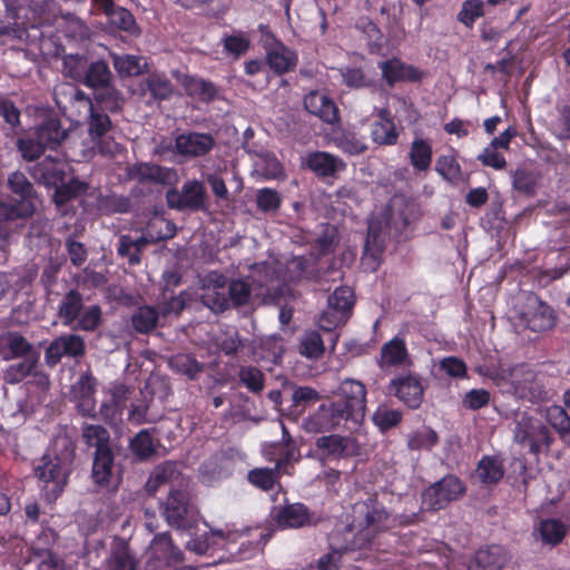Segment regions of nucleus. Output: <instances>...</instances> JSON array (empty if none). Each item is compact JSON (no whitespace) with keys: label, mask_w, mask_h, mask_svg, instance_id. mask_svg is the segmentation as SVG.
Masks as SVG:
<instances>
[{"label":"nucleus","mask_w":570,"mask_h":570,"mask_svg":"<svg viewBox=\"0 0 570 570\" xmlns=\"http://www.w3.org/2000/svg\"><path fill=\"white\" fill-rule=\"evenodd\" d=\"M40 361V353L20 357V361L10 364L3 370L2 377L7 384L16 385L30 375H37V366Z\"/></svg>","instance_id":"29"},{"label":"nucleus","mask_w":570,"mask_h":570,"mask_svg":"<svg viewBox=\"0 0 570 570\" xmlns=\"http://www.w3.org/2000/svg\"><path fill=\"white\" fill-rule=\"evenodd\" d=\"M352 529L356 531L346 547L351 550L372 548L375 538L390 529V514L376 494L354 505Z\"/></svg>","instance_id":"3"},{"label":"nucleus","mask_w":570,"mask_h":570,"mask_svg":"<svg viewBox=\"0 0 570 570\" xmlns=\"http://www.w3.org/2000/svg\"><path fill=\"white\" fill-rule=\"evenodd\" d=\"M438 442L439 435L436 432L429 426H424L422 430H416L409 435L407 448L410 450H430L435 446Z\"/></svg>","instance_id":"56"},{"label":"nucleus","mask_w":570,"mask_h":570,"mask_svg":"<svg viewBox=\"0 0 570 570\" xmlns=\"http://www.w3.org/2000/svg\"><path fill=\"white\" fill-rule=\"evenodd\" d=\"M102 323V311L97 304L83 306L80 316L71 326L76 331L95 332Z\"/></svg>","instance_id":"46"},{"label":"nucleus","mask_w":570,"mask_h":570,"mask_svg":"<svg viewBox=\"0 0 570 570\" xmlns=\"http://www.w3.org/2000/svg\"><path fill=\"white\" fill-rule=\"evenodd\" d=\"M183 559V551L174 544L168 531L155 534L148 548L149 567H171Z\"/></svg>","instance_id":"14"},{"label":"nucleus","mask_w":570,"mask_h":570,"mask_svg":"<svg viewBox=\"0 0 570 570\" xmlns=\"http://www.w3.org/2000/svg\"><path fill=\"white\" fill-rule=\"evenodd\" d=\"M521 318L524 321L529 330L537 333L548 331L554 326L552 308L541 301L538 302L533 312H523Z\"/></svg>","instance_id":"34"},{"label":"nucleus","mask_w":570,"mask_h":570,"mask_svg":"<svg viewBox=\"0 0 570 570\" xmlns=\"http://www.w3.org/2000/svg\"><path fill=\"white\" fill-rule=\"evenodd\" d=\"M282 203V196L277 190L268 187L257 190L256 205L261 212L275 214L279 210Z\"/></svg>","instance_id":"54"},{"label":"nucleus","mask_w":570,"mask_h":570,"mask_svg":"<svg viewBox=\"0 0 570 570\" xmlns=\"http://www.w3.org/2000/svg\"><path fill=\"white\" fill-rule=\"evenodd\" d=\"M114 66L122 77L138 76L142 72L141 58L132 55L115 58Z\"/></svg>","instance_id":"64"},{"label":"nucleus","mask_w":570,"mask_h":570,"mask_svg":"<svg viewBox=\"0 0 570 570\" xmlns=\"http://www.w3.org/2000/svg\"><path fill=\"white\" fill-rule=\"evenodd\" d=\"M569 527L558 519H544L539 523V532L544 543L558 546L568 534Z\"/></svg>","instance_id":"43"},{"label":"nucleus","mask_w":570,"mask_h":570,"mask_svg":"<svg viewBox=\"0 0 570 570\" xmlns=\"http://www.w3.org/2000/svg\"><path fill=\"white\" fill-rule=\"evenodd\" d=\"M387 393L396 397L409 409L417 410L424 396L422 377L414 373L397 375L387 385Z\"/></svg>","instance_id":"11"},{"label":"nucleus","mask_w":570,"mask_h":570,"mask_svg":"<svg viewBox=\"0 0 570 570\" xmlns=\"http://www.w3.org/2000/svg\"><path fill=\"white\" fill-rule=\"evenodd\" d=\"M57 448L61 454H43L35 466V476L43 483L41 492L48 503H55L63 493L76 455V444L67 436L58 438Z\"/></svg>","instance_id":"2"},{"label":"nucleus","mask_w":570,"mask_h":570,"mask_svg":"<svg viewBox=\"0 0 570 570\" xmlns=\"http://www.w3.org/2000/svg\"><path fill=\"white\" fill-rule=\"evenodd\" d=\"M366 387L361 381L344 380L335 399L328 404H321L311 419L316 431H332L344 425L347 430H357L365 417Z\"/></svg>","instance_id":"1"},{"label":"nucleus","mask_w":570,"mask_h":570,"mask_svg":"<svg viewBox=\"0 0 570 570\" xmlns=\"http://www.w3.org/2000/svg\"><path fill=\"white\" fill-rule=\"evenodd\" d=\"M354 303V292L347 286L337 287L327 298V305L338 312L344 311L347 316H351Z\"/></svg>","instance_id":"53"},{"label":"nucleus","mask_w":570,"mask_h":570,"mask_svg":"<svg viewBox=\"0 0 570 570\" xmlns=\"http://www.w3.org/2000/svg\"><path fill=\"white\" fill-rule=\"evenodd\" d=\"M305 109L326 124L334 125L340 121V111L334 100L318 91H312L304 98Z\"/></svg>","instance_id":"24"},{"label":"nucleus","mask_w":570,"mask_h":570,"mask_svg":"<svg viewBox=\"0 0 570 570\" xmlns=\"http://www.w3.org/2000/svg\"><path fill=\"white\" fill-rule=\"evenodd\" d=\"M515 440L523 448H528L529 452L538 455L543 448H548L551 442V434L544 424L529 425L525 428L519 426L515 432Z\"/></svg>","instance_id":"23"},{"label":"nucleus","mask_w":570,"mask_h":570,"mask_svg":"<svg viewBox=\"0 0 570 570\" xmlns=\"http://www.w3.org/2000/svg\"><path fill=\"white\" fill-rule=\"evenodd\" d=\"M484 3L482 0H465L458 13V21L468 28H472L475 21L483 17Z\"/></svg>","instance_id":"59"},{"label":"nucleus","mask_w":570,"mask_h":570,"mask_svg":"<svg viewBox=\"0 0 570 570\" xmlns=\"http://www.w3.org/2000/svg\"><path fill=\"white\" fill-rule=\"evenodd\" d=\"M71 78L81 80L91 89H106L110 87L111 71L104 60H97L86 68V59L79 55H69L63 60Z\"/></svg>","instance_id":"4"},{"label":"nucleus","mask_w":570,"mask_h":570,"mask_svg":"<svg viewBox=\"0 0 570 570\" xmlns=\"http://www.w3.org/2000/svg\"><path fill=\"white\" fill-rule=\"evenodd\" d=\"M206 189L197 179L185 181L180 190L170 188L166 193L168 207L177 210H203L206 207Z\"/></svg>","instance_id":"10"},{"label":"nucleus","mask_w":570,"mask_h":570,"mask_svg":"<svg viewBox=\"0 0 570 570\" xmlns=\"http://www.w3.org/2000/svg\"><path fill=\"white\" fill-rule=\"evenodd\" d=\"M238 377L240 383L252 393H259L264 389L265 376L256 366H240Z\"/></svg>","instance_id":"55"},{"label":"nucleus","mask_w":570,"mask_h":570,"mask_svg":"<svg viewBox=\"0 0 570 570\" xmlns=\"http://www.w3.org/2000/svg\"><path fill=\"white\" fill-rule=\"evenodd\" d=\"M216 141L212 134L185 131L175 137L174 153L185 158H197L208 155Z\"/></svg>","instance_id":"15"},{"label":"nucleus","mask_w":570,"mask_h":570,"mask_svg":"<svg viewBox=\"0 0 570 570\" xmlns=\"http://www.w3.org/2000/svg\"><path fill=\"white\" fill-rule=\"evenodd\" d=\"M169 367L179 374L186 375L189 380H196L204 371V365L195 356L186 353H178L169 358Z\"/></svg>","instance_id":"42"},{"label":"nucleus","mask_w":570,"mask_h":570,"mask_svg":"<svg viewBox=\"0 0 570 570\" xmlns=\"http://www.w3.org/2000/svg\"><path fill=\"white\" fill-rule=\"evenodd\" d=\"M305 166L320 178H334L337 173L346 168V164L338 157L326 151L309 153Z\"/></svg>","instance_id":"21"},{"label":"nucleus","mask_w":570,"mask_h":570,"mask_svg":"<svg viewBox=\"0 0 570 570\" xmlns=\"http://www.w3.org/2000/svg\"><path fill=\"white\" fill-rule=\"evenodd\" d=\"M129 449L139 460H147L156 453V444L148 430L139 431L130 440Z\"/></svg>","instance_id":"48"},{"label":"nucleus","mask_w":570,"mask_h":570,"mask_svg":"<svg viewBox=\"0 0 570 570\" xmlns=\"http://www.w3.org/2000/svg\"><path fill=\"white\" fill-rule=\"evenodd\" d=\"M507 561V553L502 546H487L475 552L468 570H501Z\"/></svg>","instance_id":"25"},{"label":"nucleus","mask_w":570,"mask_h":570,"mask_svg":"<svg viewBox=\"0 0 570 570\" xmlns=\"http://www.w3.org/2000/svg\"><path fill=\"white\" fill-rule=\"evenodd\" d=\"M464 493L465 485L462 480L453 474H448L422 492V507L428 511H439Z\"/></svg>","instance_id":"5"},{"label":"nucleus","mask_w":570,"mask_h":570,"mask_svg":"<svg viewBox=\"0 0 570 570\" xmlns=\"http://www.w3.org/2000/svg\"><path fill=\"white\" fill-rule=\"evenodd\" d=\"M125 173L129 180H137L140 184L175 186L179 179L175 168L164 167L153 163L128 165Z\"/></svg>","instance_id":"12"},{"label":"nucleus","mask_w":570,"mask_h":570,"mask_svg":"<svg viewBox=\"0 0 570 570\" xmlns=\"http://www.w3.org/2000/svg\"><path fill=\"white\" fill-rule=\"evenodd\" d=\"M29 171L37 183L47 187H55L66 178V164L48 156L35 164Z\"/></svg>","instance_id":"20"},{"label":"nucleus","mask_w":570,"mask_h":570,"mask_svg":"<svg viewBox=\"0 0 570 570\" xmlns=\"http://www.w3.org/2000/svg\"><path fill=\"white\" fill-rule=\"evenodd\" d=\"M356 28L364 35L368 52L372 55L380 53L385 43L381 29L368 18L358 19Z\"/></svg>","instance_id":"44"},{"label":"nucleus","mask_w":570,"mask_h":570,"mask_svg":"<svg viewBox=\"0 0 570 570\" xmlns=\"http://www.w3.org/2000/svg\"><path fill=\"white\" fill-rule=\"evenodd\" d=\"M217 539H224L223 532H204L200 535H196L191 538L188 542L186 548L189 551L195 552L196 554L203 556L208 553L214 546L217 543Z\"/></svg>","instance_id":"58"},{"label":"nucleus","mask_w":570,"mask_h":570,"mask_svg":"<svg viewBox=\"0 0 570 570\" xmlns=\"http://www.w3.org/2000/svg\"><path fill=\"white\" fill-rule=\"evenodd\" d=\"M259 31L266 35L264 48L266 50V62L273 72L278 76L293 70L298 61L296 52L282 43L265 24H259Z\"/></svg>","instance_id":"8"},{"label":"nucleus","mask_w":570,"mask_h":570,"mask_svg":"<svg viewBox=\"0 0 570 570\" xmlns=\"http://www.w3.org/2000/svg\"><path fill=\"white\" fill-rule=\"evenodd\" d=\"M97 380L83 373L72 386V396L78 412L86 417H96Z\"/></svg>","instance_id":"18"},{"label":"nucleus","mask_w":570,"mask_h":570,"mask_svg":"<svg viewBox=\"0 0 570 570\" xmlns=\"http://www.w3.org/2000/svg\"><path fill=\"white\" fill-rule=\"evenodd\" d=\"M88 190V184L72 177L67 183L65 180L55 186L53 202L57 207H61L67 203L85 195Z\"/></svg>","instance_id":"38"},{"label":"nucleus","mask_w":570,"mask_h":570,"mask_svg":"<svg viewBox=\"0 0 570 570\" xmlns=\"http://www.w3.org/2000/svg\"><path fill=\"white\" fill-rule=\"evenodd\" d=\"M106 570H138L137 561L125 540L117 539L112 543L110 554L106 560Z\"/></svg>","instance_id":"32"},{"label":"nucleus","mask_w":570,"mask_h":570,"mask_svg":"<svg viewBox=\"0 0 570 570\" xmlns=\"http://www.w3.org/2000/svg\"><path fill=\"white\" fill-rule=\"evenodd\" d=\"M81 438L87 448H94L95 452L112 450L109 431L99 424L85 423L81 426Z\"/></svg>","instance_id":"36"},{"label":"nucleus","mask_w":570,"mask_h":570,"mask_svg":"<svg viewBox=\"0 0 570 570\" xmlns=\"http://www.w3.org/2000/svg\"><path fill=\"white\" fill-rule=\"evenodd\" d=\"M348 318L350 316L344 312H338L327 305L318 318V327L324 332L332 333L335 328L344 325Z\"/></svg>","instance_id":"62"},{"label":"nucleus","mask_w":570,"mask_h":570,"mask_svg":"<svg viewBox=\"0 0 570 570\" xmlns=\"http://www.w3.org/2000/svg\"><path fill=\"white\" fill-rule=\"evenodd\" d=\"M220 43L225 56L236 61L248 52L252 41L247 32L235 30L232 33H224Z\"/></svg>","instance_id":"33"},{"label":"nucleus","mask_w":570,"mask_h":570,"mask_svg":"<svg viewBox=\"0 0 570 570\" xmlns=\"http://www.w3.org/2000/svg\"><path fill=\"white\" fill-rule=\"evenodd\" d=\"M186 95L202 102L213 101L218 94L217 87L210 81L196 76L183 75L177 77Z\"/></svg>","instance_id":"27"},{"label":"nucleus","mask_w":570,"mask_h":570,"mask_svg":"<svg viewBox=\"0 0 570 570\" xmlns=\"http://www.w3.org/2000/svg\"><path fill=\"white\" fill-rule=\"evenodd\" d=\"M111 129L112 122L106 112L96 108L89 111L87 120L88 136L101 155L114 156L121 149V146L109 136Z\"/></svg>","instance_id":"7"},{"label":"nucleus","mask_w":570,"mask_h":570,"mask_svg":"<svg viewBox=\"0 0 570 570\" xmlns=\"http://www.w3.org/2000/svg\"><path fill=\"white\" fill-rule=\"evenodd\" d=\"M163 514L170 527L185 530L195 521L197 509L187 491L175 489L168 493Z\"/></svg>","instance_id":"6"},{"label":"nucleus","mask_w":570,"mask_h":570,"mask_svg":"<svg viewBox=\"0 0 570 570\" xmlns=\"http://www.w3.org/2000/svg\"><path fill=\"white\" fill-rule=\"evenodd\" d=\"M336 146L345 154L361 155L367 150L364 140L355 132H343L342 136L336 138Z\"/></svg>","instance_id":"63"},{"label":"nucleus","mask_w":570,"mask_h":570,"mask_svg":"<svg viewBox=\"0 0 570 570\" xmlns=\"http://www.w3.org/2000/svg\"><path fill=\"white\" fill-rule=\"evenodd\" d=\"M549 130L559 140H570V104H556Z\"/></svg>","instance_id":"39"},{"label":"nucleus","mask_w":570,"mask_h":570,"mask_svg":"<svg viewBox=\"0 0 570 570\" xmlns=\"http://www.w3.org/2000/svg\"><path fill=\"white\" fill-rule=\"evenodd\" d=\"M35 204L31 202H18L8 204L0 202V222L14 223L19 218H26L33 214Z\"/></svg>","instance_id":"51"},{"label":"nucleus","mask_w":570,"mask_h":570,"mask_svg":"<svg viewBox=\"0 0 570 570\" xmlns=\"http://www.w3.org/2000/svg\"><path fill=\"white\" fill-rule=\"evenodd\" d=\"M400 131L394 122L390 109L382 108L377 112V119L371 125V138L380 146H394L397 142Z\"/></svg>","instance_id":"22"},{"label":"nucleus","mask_w":570,"mask_h":570,"mask_svg":"<svg viewBox=\"0 0 570 570\" xmlns=\"http://www.w3.org/2000/svg\"><path fill=\"white\" fill-rule=\"evenodd\" d=\"M379 68L382 78L390 87L396 82H419L424 76L417 67L407 65L396 57L379 62Z\"/></svg>","instance_id":"17"},{"label":"nucleus","mask_w":570,"mask_h":570,"mask_svg":"<svg viewBox=\"0 0 570 570\" xmlns=\"http://www.w3.org/2000/svg\"><path fill=\"white\" fill-rule=\"evenodd\" d=\"M403 419V412L397 409H391L386 404H380L373 413L372 421L374 425L385 433L397 426Z\"/></svg>","instance_id":"45"},{"label":"nucleus","mask_w":570,"mask_h":570,"mask_svg":"<svg viewBox=\"0 0 570 570\" xmlns=\"http://www.w3.org/2000/svg\"><path fill=\"white\" fill-rule=\"evenodd\" d=\"M475 474L483 484H497L504 475L503 462L498 456L484 455L478 462Z\"/></svg>","instance_id":"35"},{"label":"nucleus","mask_w":570,"mask_h":570,"mask_svg":"<svg viewBox=\"0 0 570 570\" xmlns=\"http://www.w3.org/2000/svg\"><path fill=\"white\" fill-rule=\"evenodd\" d=\"M146 88L156 100H167L174 94L171 81L163 73H150L146 78Z\"/></svg>","instance_id":"47"},{"label":"nucleus","mask_w":570,"mask_h":570,"mask_svg":"<svg viewBox=\"0 0 570 570\" xmlns=\"http://www.w3.org/2000/svg\"><path fill=\"white\" fill-rule=\"evenodd\" d=\"M511 385L518 396L530 401L544 400L547 392L538 381V373L527 364L515 365L510 373Z\"/></svg>","instance_id":"13"},{"label":"nucleus","mask_w":570,"mask_h":570,"mask_svg":"<svg viewBox=\"0 0 570 570\" xmlns=\"http://www.w3.org/2000/svg\"><path fill=\"white\" fill-rule=\"evenodd\" d=\"M107 18L110 24L121 31L130 35L139 32V27L136 23L134 14L124 7L117 6L115 10L110 12V16H107Z\"/></svg>","instance_id":"52"},{"label":"nucleus","mask_w":570,"mask_h":570,"mask_svg":"<svg viewBox=\"0 0 570 570\" xmlns=\"http://www.w3.org/2000/svg\"><path fill=\"white\" fill-rule=\"evenodd\" d=\"M159 321V312L150 305L138 306L130 316L132 328L139 334L151 333Z\"/></svg>","instance_id":"37"},{"label":"nucleus","mask_w":570,"mask_h":570,"mask_svg":"<svg viewBox=\"0 0 570 570\" xmlns=\"http://www.w3.org/2000/svg\"><path fill=\"white\" fill-rule=\"evenodd\" d=\"M432 146L426 139L416 138L412 141L409 158L416 171H426L432 163Z\"/></svg>","instance_id":"40"},{"label":"nucleus","mask_w":570,"mask_h":570,"mask_svg":"<svg viewBox=\"0 0 570 570\" xmlns=\"http://www.w3.org/2000/svg\"><path fill=\"white\" fill-rule=\"evenodd\" d=\"M36 136L46 149L55 150L67 138V130L58 118L49 117L37 127Z\"/></svg>","instance_id":"31"},{"label":"nucleus","mask_w":570,"mask_h":570,"mask_svg":"<svg viewBox=\"0 0 570 570\" xmlns=\"http://www.w3.org/2000/svg\"><path fill=\"white\" fill-rule=\"evenodd\" d=\"M83 296L77 288H71L65 293L59 305L57 315L62 325L72 326L83 309Z\"/></svg>","instance_id":"28"},{"label":"nucleus","mask_w":570,"mask_h":570,"mask_svg":"<svg viewBox=\"0 0 570 570\" xmlns=\"http://www.w3.org/2000/svg\"><path fill=\"white\" fill-rule=\"evenodd\" d=\"M343 82L354 89L370 88L375 81L360 67H346L342 70Z\"/></svg>","instance_id":"61"},{"label":"nucleus","mask_w":570,"mask_h":570,"mask_svg":"<svg viewBox=\"0 0 570 570\" xmlns=\"http://www.w3.org/2000/svg\"><path fill=\"white\" fill-rule=\"evenodd\" d=\"M228 299L233 307L247 305L252 297V284L243 278L232 279L228 283Z\"/></svg>","instance_id":"49"},{"label":"nucleus","mask_w":570,"mask_h":570,"mask_svg":"<svg viewBox=\"0 0 570 570\" xmlns=\"http://www.w3.org/2000/svg\"><path fill=\"white\" fill-rule=\"evenodd\" d=\"M537 185V177L532 171L525 168H518L513 173L512 186L515 190L527 196H534Z\"/></svg>","instance_id":"60"},{"label":"nucleus","mask_w":570,"mask_h":570,"mask_svg":"<svg viewBox=\"0 0 570 570\" xmlns=\"http://www.w3.org/2000/svg\"><path fill=\"white\" fill-rule=\"evenodd\" d=\"M289 460V453L287 452L285 458L277 461L275 468H255L252 469L247 474L248 482L255 488L268 492L272 491L279 480V469L283 464Z\"/></svg>","instance_id":"30"},{"label":"nucleus","mask_w":570,"mask_h":570,"mask_svg":"<svg viewBox=\"0 0 570 570\" xmlns=\"http://www.w3.org/2000/svg\"><path fill=\"white\" fill-rule=\"evenodd\" d=\"M377 364L381 368L411 365V355L407 350L405 336L397 334L385 342L380 351Z\"/></svg>","instance_id":"19"},{"label":"nucleus","mask_w":570,"mask_h":570,"mask_svg":"<svg viewBox=\"0 0 570 570\" xmlns=\"http://www.w3.org/2000/svg\"><path fill=\"white\" fill-rule=\"evenodd\" d=\"M86 354V342L82 336L73 333L62 334L53 338L45 350V363L56 367L63 357L79 361Z\"/></svg>","instance_id":"9"},{"label":"nucleus","mask_w":570,"mask_h":570,"mask_svg":"<svg viewBox=\"0 0 570 570\" xmlns=\"http://www.w3.org/2000/svg\"><path fill=\"white\" fill-rule=\"evenodd\" d=\"M273 519L281 529H302L317 523L315 514L302 502L277 508Z\"/></svg>","instance_id":"16"},{"label":"nucleus","mask_w":570,"mask_h":570,"mask_svg":"<svg viewBox=\"0 0 570 570\" xmlns=\"http://www.w3.org/2000/svg\"><path fill=\"white\" fill-rule=\"evenodd\" d=\"M7 356L4 361L17 360L40 353L22 334L19 332H8L6 334Z\"/></svg>","instance_id":"41"},{"label":"nucleus","mask_w":570,"mask_h":570,"mask_svg":"<svg viewBox=\"0 0 570 570\" xmlns=\"http://www.w3.org/2000/svg\"><path fill=\"white\" fill-rule=\"evenodd\" d=\"M8 187L11 193L20 198L19 202H31L33 204L36 191L33 185L23 173H12L8 178Z\"/></svg>","instance_id":"50"},{"label":"nucleus","mask_w":570,"mask_h":570,"mask_svg":"<svg viewBox=\"0 0 570 570\" xmlns=\"http://www.w3.org/2000/svg\"><path fill=\"white\" fill-rule=\"evenodd\" d=\"M115 453L114 450L94 452L91 480L95 485L108 488L114 479Z\"/></svg>","instance_id":"26"},{"label":"nucleus","mask_w":570,"mask_h":570,"mask_svg":"<svg viewBox=\"0 0 570 570\" xmlns=\"http://www.w3.org/2000/svg\"><path fill=\"white\" fill-rule=\"evenodd\" d=\"M436 173L450 183L460 180L462 171L461 166L453 155H441L436 159Z\"/></svg>","instance_id":"57"}]
</instances>
